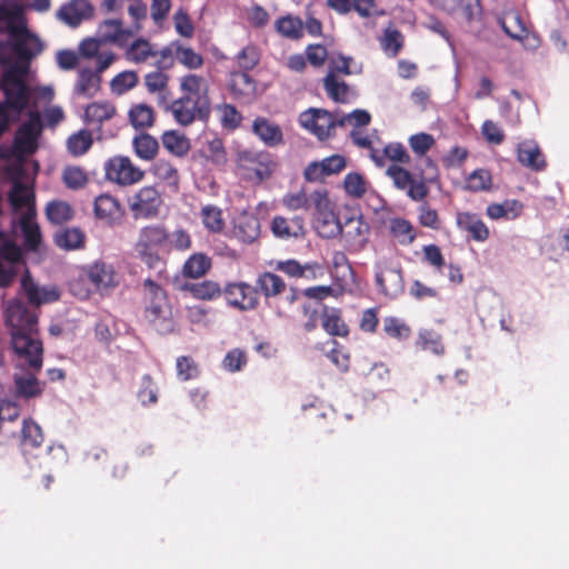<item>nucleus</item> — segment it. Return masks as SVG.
<instances>
[{
	"instance_id": "1",
	"label": "nucleus",
	"mask_w": 569,
	"mask_h": 569,
	"mask_svg": "<svg viewBox=\"0 0 569 569\" xmlns=\"http://www.w3.org/2000/svg\"><path fill=\"white\" fill-rule=\"evenodd\" d=\"M0 29L9 33L8 42H0V63L4 72L0 82L1 89L9 99L21 106L26 92V77L29 61L42 51L41 41L27 29L22 8L0 6Z\"/></svg>"
},
{
	"instance_id": "2",
	"label": "nucleus",
	"mask_w": 569,
	"mask_h": 569,
	"mask_svg": "<svg viewBox=\"0 0 569 569\" xmlns=\"http://www.w3.org/2000/svg\"><path fill=\"white\" fill-rule=\"evenodd\" d=\"M9 202L14 212V231L23 237L24 246L29 250H37L41 243L40 228L34 221L32 190L16 181L9 192Z\"/></svg>"
},
{
	"instance_id": "3",
	"label": "nucleus",
	"mask_w": 569,
	"mask_h": 569,
	"mask_svg": "<svg viewBox=\"0 0 569 569\" xmlns=\"http://www.w3.org/2000/svg\"><path fill=\"white\" fill-rule=\"evenodd\" d=\"M10 345L14 352V366L41 369L43 347L37 332L11 333Z\"/></svg>"
},
{
	"instance_id": "4",
	"label": "nucleus",
	"mask_w": 569,
	"mask_h": 569,
	"mask_svg": "<svg viewBox=\"0 0 569 569\" xmlns=\"http://www.w3.org/2000/svg\"><path fill=\"white\" fill-rule=\"evenodd\" d=\"M4 319L10 335L38 331V315L36 310L19 299L7 302Z\"/></svg>"
},
{
	"instance_id": "5",
	"label": "nucleus",
	"mask_w": 569,
	"mask_h": 569,
	"mask_svg": "<svg viewBox=\"0 0 569 569\" xmlns=\"http://www.w3.org/2000/svg\"><path fill=\"white\" fill-rule=\"evenodd\" d=\"M376 283L380 292L395 299L405 290V281L400 267L388 260H380L376 264Z\"/></svg>"
},
{
	"instance_id": "6",
	"label": "nucleus",
	"mask_w": 569,
	"mask_h": 569,
	"mask_svg": "<svg viewBox=\"0 0 569 569\" xmlns=\"http://www.w3.org/2000/svg\"><path fill=\"white\" fill-rule=\"evenodd\" d=\"M162 203L158 190L153 187H143L128 199V206L136 219L154 218L159 214Z\"/></svg>"
},
{
	"instance_id": "7",
	"label": "nucleus",
	"mask_w": 569,
	"mask_h": 569,
	"mask_svg": "<svg viewBox=\"0 0 569 569\" xmlns=\"http://www.w3.org/2000/svg\"><path fill=\"white\" fill-rule=\"evenodd\" d=\"M339 117L325 109H309L299 117L300 124L316 134L319 139H326L331 130L338 126Z\"/></svg>"
},
{
	"instance_id": "8",
	"label": "nucleus",
	"mask_w": 569,
	"mask_h": 569,
	"mask_svg": "<svg viewBox=\"0 0 569 569\" xmlns=\"http://www.w3.org/2000/svg\"><path fill=\"white\" fill-rule=\"evenodd\" d=\"M42 130L38 112H30L29 120L20 126L16 133L14 147L20 154L33 153L38 147V138Z\"/></svg>"
},
{
	"instance_id": "9",
	"label": "nucleus",
	"mask_w": 569,
	"mask_h": 569,
	"mask_svg": "<svg viewBox=\"0 0 569 569\" xmlns=\"http://www.w3.org/2000/svg\"><path fill=\"white\" fill-rule=\"evenodd\" d=\"M22 268V251L17 244L6 241L0 247V287L12 283Z\"/></svg>"
},
{
	"instance_id": "10",
	"label": "nucleus",
	"mask_w": 569,
	"mask_h": 569,
	"mask_svg": "<svg viewBox=\"0 0 569 569\" xmlns=\"http://www.w3.org/2000/svg\"><path fill=\"white\" fill-rule=\"evenodd\" d=\"M107 177L122 186L142 180L143 171L136 167L128 157H114L106 164Z\"/></svg>"
},
{
	"instance_id": "11",
	"label": "nucleus",
	"mask_w": 569,
	"mask_h": 569,
	"mask_svg": "<svg viewBox=\"0 0 569 569\" xmlns=\"http://www.w3.org/2000/svg\"><path fill=\"white\" fill-rule=\"evenodd\" d=\"M166 110H170L174 120L181 126H189L196 119H203L209 114L210 107L203 102L181 97L172 103L168 102Z\"/></svg>"
},
{
	"instance_id": "12",
	"label": "nucleus",
	"mask_w": 569,
	"mask_h": 569,
	"mask_svg": "<svg viewBox=\"0 0 569 569\" xmlns=\"http://www.w3.org/2000/svg\"><path fill=\"white\" fill-rule=\"evenodd\" d=\"M20 290L33 308L57 301L60 297V293L54 286L38 284L31 278L28 270H26L21 278Z\"/></svg>"
},
{
	"instance_id": "13",
	"label": "nucleus",
	"mask_w": 569,
	"mask_h": 569,
	"mask_svg": "<svg viewBox=\"0 0 569 569\" xmlns=\"http://www.w3.org/2000/svg\"><path fill=\"white\" fill-rule=\"evenodd\" d=\"M167 240L168 233L162 226H147L139 232L136 250L146 258L147 262H151L152 260H158V257L153 256L150 250L163 244Z\"/></svg>"
},
{
	"instance_id": "14",
	"label": "nucleus",
	"mask_w": 569,
	"mask_h": 569,
	"mask_svg": "<svg viewBox=\"0 0 569 569\" xmlns=\"http://www.w3.org/2000/svg\"><path fill=\"white\" fill-rule=\"evenodd\" d=\"M369 232V224L359 216L347 219L345 229H342L340 234H342L346 241L347 249L358 252L366 247Z\"/></svg>"
},
{
	"instance_id": "15",
	"label": "nucleus",
	"mask_w": 569,
	"mask_h": 569,
	"mask_svg": "<svg viewBox=\"0 0 569 569\" xmlns=\"http://www.w3.org/2000/svg\"><path fill=\"white\" fill-rule=\"evenodd\" d=\"M224 295L228 303L241 311L253 310L259 302L257 290L244 282L228 284Z\"/></svg>"
},
{
	"instance_id": "16",
	"label": "nucleus",
	"mask_w": 569,
	"mask_h": 569,
	"mask_svg": "<svg viewBox=\"0 0 569 569\" xmlns=\"http://www.w3.org/2000/svg\"><path fill=\"white\" fill-rule=\"evenodd\" d=\"M40 370L29 368L28 366H22V368L14 366L13 382L16 393L19 397L28 399L37 397L42 392V387L37 379Z\"/></svg>"
},
{
	"instance_id": "17",
	"label": "nucleus",
	"mask_w": 569,
	"mask_h": 569,
	"mask_svg": "<svg viewBox=\"0 0 569 569\" xmlns=\"http://www.w3.org/2000/svg\"><path fill=\"white\" fill-rule=\"evenodd\" d=\"M238 162L242 169L253 173L258 181L269 178L272 173V161L268 153L242 151Z\"/></svg>"
},
{
	"instance_id": "18",
	"label": "nucleus",
	"mask_w": 569,
	"mask_h": 569,
	"mask_svg": "<svg viewBox=\"0 0 569 569\" xmlns=\"http://www.w3.org/2000/svg\"><path fill=\"white\" fill-rule=\"evenodd\" d=\"M146 317L154 329L162 335L173 330L172 312L167 299L163 300V303L160 301L148 302L146 305Z\"/></svg>"
},
{
	"instance_id": "19",
	"label": "nucleus",
	"mask_w": 569,
	"mask_h": 569,
	"mask_svg": "<svg viewBox=\"0 0 569 569\" xmlns=\"http://www.w3.org/2000/svg\"><path fill=\"white\" fill-rule=\"evenodd\" d=\"M232 234L243 243H252L260 236V221L253 213L241 212L233 220Z\"/></svg>"
},
{
	"instance_id": "20",
	"label": "nucleus",
	"mask_w": 569,
	"mask_h": 569,
	"mask_svg": "<svg viewBox=\"0 0 569 569\" xmlns=\"http://www.w3.org/2000/svg\"><path fill=\"white\" fill-rule=\"evenodd\" d=\"M93 8L87 0H72L57 12L59 20L70 27H78L83 20L91 18Z\"/></svg>"
},
{
	"instance_id": "21",
	"label": "nucleus",
	"mask_w": 569,
	"mask_h": 569,
	"mask_svg": "<svg viewBox=\"0 0 569 569\" xmlns=\"http://www.w3.org/2000/svg\"><path fill=\"white\" fill-rule=\"evenodd\" d=\"M87 276L97 290H106L118 284L114 268L104 261H96L87 269Z\"/></svg>"
},
{
	"instance_id": "22",
	"label": "nucleus",
	"mask_w": 569,
	"mask_h": 569,
	"mask_svg": "<svg viewBox=\"0 0 569 569\" xmlns=\"http://www.w3.org/2000/svg\"><path fill=\"white\" fill-rule=\"evenodd\" d=\"M518 161L535 171L546 168V160L541 153L538 143L533 140H525L517 148Z\"/></svg>"
},
{
	"instance_id": "23",
	"label": "nucleus",
	"mask_w": 569,
	"mask_h": 569,
	"mask_svg": "<svg viewBox=\"0 0 569 569\" xmlns=\"http://www.w3.org/2000/svg\"><path fill=\"white\" fill-rule=\"evenodd\" d=\"M252 131L268 147L279 146L283 141L281 128L263 117L253 120Z\"/></svg>"
},
{
	"instance_id": "24",
	"label": "nucleus",
	"mask_w": 569,
	"mask_h": 569,
	"mask_svg": "<svg viewBox=\"0 0 569 569\" xmlns=\"http://www.w3.org/2000/svg\"><path fill=\"white\" fill-rule=\"evenodd\" d=\"M180 88L184 98L203 102L204 106L210 107L208 97V83L206 79L196 74H188L181 78Z\"/></svg>"
},
{
	"instance_id": "25",
	"label": "nucleus",
	"mask_w": 569,
	"mask_h": 569,
	"mask_svg": "<svg viewBox=\"0 0 569 569\" xmlns=\"http://www.w3.org/2000/svg\"><path fill=\"white\" fill-rule=\"evenodd\" d=\"M168 81L169 77L161 71H152L144 76V84L148 92L157 94V102L162 108H167L170 100Z\"/></svg>"
},
{
	"instance_id": "26",
	"label": "nucleus",
	"mask_w": 569,
	"mask_h": 569,
	"mask_svg": "<svg viewBox=\"0 0 569 569\" xmlns=\"http://www.w3.org/2000/svg\"><path fill=\"white\" fill-rule=\"evenodd\" d=\"M94 213L99 219L108 223L118 222L121 218V207L116 198L109 194H101L94 200Z\"/></svg>"
},
{
	"instance_id": "27",
	"label": "nucleus",
	"mask_w": 569,
	"mask_h": 569,
	"mask_svg": "<svg viewBox=\"0 0 569 569\" xmlns=\"http://www.w3.org/2000/svg\"><path fill=\"white\" fill-rule=\"evenodd\" d=\"M30 98L31 90L29 87H26L20 107L18 101L16 102L6 96V102L0 104V134L8 128L9 122L18 118L21 111L28 107Z\"/></svg>"
},
{
	"instance_id": "28",
	"label": "nucleus",
	"mask_w": 569,
	"mask_h": 569,
	"mask_svg": "<svg viewBox=\"0 0 569 569\" xmlns=\"http://www.w3.org/2000/svg\"><path fill=\"white\" fill-rule=\"evenodd\" d=\"M99 33L104 41L117 43L123 47L128 38L133 36V31L124 29L120 20H106L99 27Z\"/></svg>"
},
{
	"instance_id": "29",
	"label": "nucleus",
	"mask_w": 569,
	"mask_h": 569,
	"mask_svg": "<svg viewBox=\"0 0 569 569\" xmlns=\"http://www.w3.org/2000/svg\"><path fill=\"white\" fill-rule=\"evenodd\" d=\"M100 87V76L90 68L79 70L73 91L78 96L92 97Z\"/></svg>"
},
{
	"instance_id": "30",
	"label": "nucleus",
	"mask_w": 569,
	"mask_h": 569,
	"mask_svg": "<svg viewBox=\"0 0 569 569\" xmlns=\"http://www.w3.org/2000/svg\"><path fill=\"white\" fill-rule=\"evenodd\" d=\"M277 238L290 239L303 236V224L300 218L288 220L283 217H274L271 226Z\"/></svg>"
},
{
	"instance_id": "31",
	"label": "nucleus",
	"mask_w": 569,
	"mask_h": 569,
	"mask_svg": "<svg viewBox=\"0 0 569 569\" xmlns=\"http://www.w3.org/2000/svg\"><path fill=\"white\" fill-rule=\"evenodd\" d=\"M158 51L153 49V46L143 38L136 39L128 46L124 52V57L128 61L133 63H144L150 58H156Z\"/></svg>"
},
{
	"instance_id": "32",
	"label": "nucleus",
	"mask_w": 569,
	"mask_h": 569,
	"mask_svg": "<svg viewBox=\"0 0 569 569\" xmlns=\"http://www.w3.org/2000/svg\"><path fill=\"white\" fill-rule=\"evenodd\" d=\"M457 223L460 229L468 231L477 241H485L489 237L486 224L477 216L462 212L457 216Z\"/></svg>"
},
{
	"instance_id": "33",
	"label": "nucleus",
	"mask_w": 569,
	"mask_h": 569,
	"mask_svg": "<svg viewBox=\"0 0 569 569\" xmlns=\"http://www.w3.org/2000/svg\"><path fill=\"white\" fill-rule=\"evenodd\" d=\"M323 86L328 96L336 102L346 103L353 97L349 86L345 81L339 80L332 72H328L323 79Z\"/></svg>"
},
{
	"instance_id": "34",
	"label": "nucleus",
	"mask_w": 569,
	"mask_h": 569,
	"mask_svg": "<svg viewBox=\"0 0 569 569\" xmlns=\"http://www.w3.org/2000/svg\"><path fill=\"white\" fill-rule=\"evenodd\" d=\"M315 229L320 237L326 239H332L342 232V227L336 212L316 216Z\"/></svg>"
},
{
	"instance_id": "35",
	"label": "nucleus",
	"mask_w": 569,
	"mask_h": 569,
	"mask_svg": "<svg viewBox=\"0 0 569 569\" xmlns=\"http://www.w3.org/2000/svg\"><path fill=\"white\" fill-rule=\"evenodd\" d=\"M161 141L163 147L177 157H183L190 150L189 139L177 130L163 132Z\"/></svg>"
},
{
	"instance_id": "36",
	"label": "nucleus",
	"mask_w": 569,
	"mask_h": 569,
	"mask_svg": "<svg viewBox=\"0 0 569 569\" xmlns=\"http://www.w3.org/2000/svg\"><path fill=\"white\" fill-rule=\"evenodd\" d=\"M211 267V260L203 253H194L188 258L182 268L184 277L197 279L204 276Z\"/></svg>"
},
{
	"instance_id": "37",
	"label": "nucleus",
	"mask_w": 569,
	"mask_h": 569,
	"mask_svg": "<svg viewBox=\"0 0 569 569\" xmlns=\"http://www.w3.org/2000/svg\"><path fill=\"white\" fill-rule=\"evenodd\" d=\"M256 286L257 290L261 291L267 298L278 296L286 289L284 281L278 274L271 272L260 274Z\"/></svg>"
},
{
	"instance_id": "38",
	"label": "nucleus",
	"mask_w": 569,
	"mask_h": 569,
	"mask_svg": "<svg viewBox=\"0 0 569 569\" xmlns=\"http://www.w3.org/2000/svg\"><path fill=\"white\" fill-rule=\"evenodd\" d=\"M132 146L136 154L146 161L152 160L159 149L158 141L148 133L137 136L132 141Z\"/></svg>"
},
{
	"instance_id": "39",
	"label": "nucleus",
	"mask_w": 569,
	"mask_h": 569,
	"mask_svg": "<svg viewBox=\"0 0 569 569\" xmlns=\"http://www.w3.org/2000/svg\"><path fill=\"white\" fill-rule=\"evenodd\" d=\"M522 210V204L517 200H507L502 203H492L487 208V214L491 219H515L517 218Z\"/></svg>"
},
{
	"instance_id": "40",
	"label": "nucleus",
	"mask_w": 569,
	"mask_h": 569,
	"mask_svg": "<svg viewBox=\"0 0 569 569\" xmlns=\"http://www.w3.org/2000/svg\"><path fill=\"white\" fill-rule=\"evenodd\" d=\"M54 241L61 249L74 250L82 247L84 234L77 228L64 229L56 233Z\"/></svg>"
},
{
	"instance_id": "41",
	"label": "nucleus",
	"mask_w": 569,
	"mask_h": 569,
	"mask_svg": "<svg viewBox=\"0 0 569 569\" xmlns=\"http://www.w3.org/2000/svg\"><path fill=\"white\" fill-rule=\"evenodd\" d=\"M277 31L289 39H300L303 36V23L299 18L287 16L277 20Z\"/></svg>"
},
{
	"instance_id": "42",
	"label": "nucleus",
	"mask_w": 569,
	"mask_h": 569,
	"mask_svg": "<svg viewBox=\"0 0 569 569\" xmlns=\"http://www.w3.org/2000/svg\"><path fill=\"white\" fill-rule=\"evenodd\" d=\"M186 289L191 292L196 299L213 300L221 295L219 284L211 280L187 284Z\"/></svg>"
},
{
	"instance_id": "43",
	"label": "nucleus",
	"mask_w": 569,
	"mask_h": 569,
	"mask_svg": "<svg viewBox=\"0 0 569 569\" xmlns=\"http://www.w3.org/2000/svg\"><path fill=\"white\" fill-rule=\"evenodd\" d=\"M130 122L134 128H149L153 124L154 114L151 107L140 103L131 108L129 112Z\"/></svg>"
},
{
	"instance_id": "44",
	"label": "nucleus",
	"mask_w": 569,
	"mask_h": 569,
	"mask_svg": "<svg viewBox=\"0 0 569 569\" xmlns=\"http://www.w3.org/2000/svg\"><path fill=\"white\" fill-rule=\"evenodd\" d=\"M46 213L50 222L62 224L72 218V209L64 201H51L47 204Z\"/></svg>"
},
{
	"instance_id": "45",
	"label": "nucleus",
	"mask_w": 569,
	"mask_h": 569,
	"mask_svg": "<svg viewBox=\"0 0 569 569\" xmlns=\"http://www.w3.org/2000/svg\"><path fill=\"white\" fill-rule=\"evenodd\" d=\"M201 218L203 226L211 232H220L224 228L222 211L216 206H204L201 209Z\"/></svg>"
},
{
	"instance_id": "46",
	"label": "nucleus",
	"mask_w": 569,
	"mask_h": 569,
	"mask_svg": "<svg viewBox=\"0 0 569 569\" xmlns=\"http://www.w3.org/2000/svg\"><path fill=\"white\" fill-rule=\"evenodd\" d=\"M382 50L390 57H396L402 48L403 37L395 28H387L380 39Z\"/></svg>"
},
{
	"instance_id": "47",
	"label": "nucleus",
	"mask_w": 569,
	"mask_h": 569,
	"mask_svg": "<svg viewBox=\"0 0 569 569\" xmlns=\"http://www.w3.org/2000/svg\"><path fill=\"white\" fill-rule=\"evenodd\" d=\"M138 83V74L136 71L132 70H126L117 74L111 80V90L116 94H123L127 91L134 88Z\"/></svg>"
},
{
	"instance_id": "48",
	"label": "nucleus",
	"mask_w": 569,
	"mask_h": 569,
	"mask_svg": "<svg viewBox=\"0 0 569 569\" xmlns=\"http://www.w3.org/2000/svg\"><path fill=\"white\" fill-rule=\"evenodd\" d=\"M492 183V177L488 170L477 169L469 174L466 181V189L478 192L489 190Z\"/></svg>"
},
{
	"instance_id": "49",
	"label": "nucleus",
	"mask_w": 569,
	"mask_h": 569,
	"mask_svg": "<svg viewBox=\"0 0 569 569\" xmlns=\"http://www.w3.org/2000/svg\"><path fill=\"white\" fill-rule=\"evenodd\" d=\"M92 144V136L89 131L81 130L71 137L67 141V147L70 153L73 156H81L89 150Z\"/></svg>"
},
{
	"instance_id": "50",
	"label": "nucleus",
	"mask_w": 569,
	"mask_h": 569,
	"mask_svg": "<svg viewBox=\"0 0 569 569\" xmlns=\"http://www.w3.org/2000/svg\"><path fill=\"white\" fill-rule=\"evenodd\" d=\"M114 114V108L110 103L93 102L86 109V119L89 122H102L109 120Z\"/></svg>"
},
{
	"instance_id": "51",
	"label": "nucleus",
	"mask_w": 569,
	"mask_h": 569,
	"mask_svg": "<svg viewBox=\"0 0 569 569\" xmlns=\"http://www.w3.org/2000/svg\"><path fill=\"white\" fill-rule=\"evenodd\" d=\"M390 230L402 244H410L416 238L411 223L405 219H393L390 223Z\"/></svg>"
},
{
	"instance_id": "52",
	"label": "nucleus",
	"mask_w": 569,
	"mask_h": 569,
	"mask_svg": "<svg viewBox=\"0 0 569 569\" xmlns=\"http://www.w3.org/2000/svg\"><path fill=\"white\" fill-rule=\"evenodd\" d=\"M315 207V217L335 212V204L328 197V191L319 189L310 194V206Z\"/></svg>"
},
{
	"instance_id": "53",
	"label": "nucleus",
	"mask_w": 569,
	"mask_h": 569,
	"mask_svg": "<svg viewBox=\"0 0 569 569\" xmlns=\"http://www.w3.org/2000/svg\"><path fill=\"white\" fill-rule=\"evenodd\" d=\"M152 173L168 184L176 186L179 181L177 169L168 161L160 159L152 166Z\"/></svg>"
},
{
	"instance_id": "54",
	"label": "nucleus",
	"mask_w": 569,
	"mask_h": 569,
	"mask_svg": "<svg viewBox=\"0 0 569 569\" xmlns=\"http://www.w3.org/2000/svg\"><path fill=\"white\" fill-rule=\"evenodd\" d=\"M419 343L423 350H429L435 355H442L445 352L443 345L441 343V336L431 330H422L419 333Z\"/></svg>"
},
{
	"instance_id": "55",
	"label": "nucleus",
	"mask_w": 569,
	"mask_h": 569,
	"mask_svg": "<svg viewBox=\"0 0 569 569\" xmlns=\"http://www.w3.org/2000/svg\"><path fill=\"white\" fill-rule=\"evenodd\" d=\"M457 11L467 22L477 21L481 17L479 0H457Z\"/></svg>"
},
{
	"instance_id": "56",
	"label": "nucleus",
	"mask_w": 569,
	"mask_h": 569,
	"mask_svg": "<svg viewBox=\"0 0 569 569\" xmlns=\"http://www.w3.org/2000/svg\"><path fill=\"white\" fill-rule=\"evenodd\" d=\"M158 388L149 376H144L138 391V398L143 406L157 402Z\"/></svg>"
},
{
	"instance_id": "57",
	"label": "nucleus",
	"mask_w": 569,
	"mask_h": 569,
	"mask_svg": "<svg viewBox=\"0 0 569 569\" xmlns=\"http://www.w3.org/2000/svg\"><path fill=\"white\" fill-rule=\"evenodd\" d=\"M386 173L392 179L395 187L399 190H406L413 180L409 171L397 164L388 167Z\"/></svg>"
},
{
	"instance_id": "58",
	"label": "nucleus",
	"mask_w": 569,
	"mask_h": 569,
	"mask_svg": "<svg viewBox=\"0 0 569 569\" xmlns=\"http://www.w3.org/2000/svg\"><path fill=\"white\" fill-rule=\"evenodd\" d=\"M322 326L332 336H345L348 333L346 325L335 311L323 315Z\"/></svg>"
},
{
	"instance_id": "59",
	"label": "nucleus",
	"mask_w": 569,
	"mask_h": 569,
	"mask_svg": "<svg viewBox=\"0 0 569 569\" xmlns=\"http://www.w3.org/2000/svg\"><path fill=\"white\" fill-rule=\"evenodd\" d=\"M43 441L41 428L31 420H24L22 427V442L38 447Z\"/></svg>"
},
{
	"instance_id": "60",
	"label": "nucleus",
	"mask_w": 569,
	"mask_h": 569,
	"mask_svg": "<svg viewBox=\"0 0 569 569\" xmlns=\"http://www.w3.org/2000/svg\"><path fill=\"white\" fill-rule=\"evenodd\" d=\"M346 192L355 198H361L366 193V182L359 173H348L345 178Z\"/></svg>"
},
{
	"instance_id": "61",
	"label": "nucleus",
	"mask_w": 569,
	"mask_h": 569,
	"mask_svg": "<svg viewBox=\"0 0 569 569\" xmlns=\"http://www.w3.org/2000/svg\"><path fill=\"white\" fill-rule=\"evenodd\" d=\"M128 13L133 20L129 29L133 31L134 34L142 29V21L147 18V6L141 0L133 1L128 7Z\"/></svg>"
},
{
	"instance_id": "62",
	"label": "nucleus",
	"mask_w": 569,
	"mask_h": 569,
	"mask_svg": "<svg viewBox=\"0 0 569 569\" xmlns=\"http://www.w3.org/2000/svg\"><path fill=\"white\" fill-rule=\"evenodd\" d=\"M502 28L508 36L517 40H522L528 33L527 28L517 14H511L508 20L503 21Z\"/></svg>"
},
{
	"instance_id": "63",
	"label": "nucleus",
	"mask_w": 569,
	"mask_h": 569,
	"mask_svg": "<svg viewBox=\"0 0 569 569\" xmlns=\"http://www.w3.org/2000/svg\"><path fill=\"white\" fill-rule=\"evenodd\" d=\"M63 181L70 189H80L87 183V176L79 167H68L63 171Z\"/></svg>"
},
{
	"instance_id": "64",
	"label": "nucleus",
	"mask_w": 569,
	"mask_h": 569,
	"mask_svg": "<svg viewBox=\"0 0 569 569\" xmlns=\"http://www.w3.org/2000/svg\"><path fill=\"white\" fill-rule=\"evenodd\" d=\"M232 88L244 96H251L254 92V82L246 72H238L233 74Z\"/></svg>"
}]
</instances>
